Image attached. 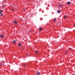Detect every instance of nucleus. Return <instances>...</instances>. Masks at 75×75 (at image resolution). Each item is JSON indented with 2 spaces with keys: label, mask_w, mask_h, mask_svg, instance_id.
<instances>
[{
  "label": "nucleus",
  "mask_w": 75,
  "mask_h": 75,
  "mask_svg": "<svg viewBox=\"0 0 75 75\" xmlns=\"http://www.w3.org/2000/svg\"><path fill=\"white\" fill-rule=\"evenodd\" d=\"M18 46L20 47H21V43H18Z\"/></svg>",
  "instance_id": "1"
},
{
  "label": "nucleus",
  "mask_w": 75,
  "mask_h": 75,
  "mask_svg": "<svg viewBox=\"0 0 75 75\" xmlns=\"http://www.w3.org/2000/svg\"><path fill=\"white\" fill-rule=\"evenodd\" d=\"M71 4V2H70V1H68L67 2V4L68 5H69V4Z\"/></svg>",
  "instance_id": "2"
},
{
  "label": "nucleus",
  "mask_w": 75,
  "mask_h": 75,
  "mask_svg": "<svg viewBox=\"0 0 75 75\" xmlns=\"http://www.w3.org/2000/svg\"><path fill=\"white\" fill-rule=\"evenodd\" d=\"M64 18H65H65H67V15H64Z\"/></svg>",
  "instance_id": "3"
},
{
  "label": "nucleus",
  "mask_w": 75,
  "mask_h": 75,
  "mask_svg": "<svg viewBox=\"0 0 75 75\" xmlns=\"http://www.w3.org/2000/svg\"><path fill=\"white\" fill-rule=\"evenodd\" d=\"M59 6L61 7H63V5H62V4H61Z\"/></svg>",
  "instance_id": "4"
},
{
  "label": "nucleus",
  "mask_w": 75,
  "mask_h": 75,
  "mask_svg": "<svg viewBox=\"0 0 75 75\" xmlns=\"http://www.w3.org/2000/svg\"><path fill=\"white\" fill-rule=\"evenodd\" d=\"M57 12L58 13H61V11H60V10H58L57 11Z\"/></svg>",
  "instance_id": "5"
},
{
  "label": "nucleus",
  "mask_w": 75,
  "mask_h": 75,
  "mask_svg": "<svg viewBox=\"0 0 75 75\" xmlns=\"http://www.w3.org/2000/svg\"><path fill=\"white\" fill-rule=\"evenodd\" d=\"M1 38H3L4 37V35H1Z\"/></svg>",
  "instance_id": "6"
},
{
  "label": "nucleus",
  "mask_w": 75,
  "mask_h": 75,
  "mask_svg": "<svg viewBox=\"0 0 75 75\" xmlns=\"http://www.w3.org/2000/svg\"><path fill=\"white\" fill-rule=\"evenodd\" d=\"M14 23L15 24H17V21H15L14 22Z\"/></svg>",
  "instance_id": "7"
},
{
  "label": "nucleus",
  "mask_w": 75,
  "mask_h": 75,
  "mask_svg": "<svg viewBox=\"0 0 75 75\" xmlns=\"http://www.w3.org/2000/svg\"><path fill=\"white\" fill-rule=\"evenodd\" d=\"M40 72H38L37 73L38 75H40Z\"/></svg>",
  "instance_id": "8"
},
{
  "label": "nucleus",
  "mask_w": 75,
  "mask_h": 75,
  "mask_svg": "<svg viewBox=\"0 0 75 75\" xmlns=\"http://www.w3.org/2000/svg\"><path fill=\"white\" fill-rule=\"evenodd\" d=\"M68 51H66V52L65 53V54H67V53H68Z\"/></svg>",
  "instance_id": "9"
},
{
  "label": "nucleus",
  "mask_w": 75,
  "mask_h": 75,
  "mask_svg": "<svg viewBox=\"0 0 75 75\" xmlns=\"http://www.w3.org/2000/svg\"><path fill=\"white\" fill-rule=\"evenodd\" d=\"M42 30V28H39V30L40 31H41Z\"/></svg>",
  "instance_id": "10"
},
{
  "label": "nucleus",
  "mask_w": 75,
  "mask_h": 75,
  "mask_svg": "<svg viewBox=\"0 0 75 75\" xmlns=\"http://www.w3.org/2000/svg\"><path fill=\"white\" fill-rule=\"evenodd\" d=\"M16 41L15 40H13V43H16Z\"/></svg>",
  "instance_id": "11"
},
{
  "label": "nucleus",
  "mask_w": 75,
  "mask_h": 75,
  "mask_svg": "<svg viewBox=\"0 0 75 75\" xmlns=\"http://www.w3.org/2000/svg\"><path fill=\"white\" fill-rule=\"evenodd\" d=\"M38 51H36V54H38Z\"/></svg>",
  "instance_id": "12"
},
{
  "label": "nucleus",
  "mask_w": 75,
  "mask_h": 75,
  "mask_svg": "<svg viewBox=\"0 0 75 75\" xmlns=\"http://www.w3.org/2000/svg\"><path fill=\"white\" fill-rule=\"evenodd\" d=\"M54 21L55 22V21H56L55 20V18H54Z\"/></svg>",
  "instance_id": "13"
},
{
  "label": "nucleus",
  "mask_w": 75,
  "mask_h": 75,
  "mask_svg": "<svg viewBox=\"0 0 75 75\" xmlns=\"http://www.w3.org/2000/svg\"><path fill=\"white\" fill-rule=\"evenodd\" d=\"M23 66L24 67H25V66H26V64H24V65H23Z\"/></svg>",
  "instance_id": "14"
},
{
  "label": "nucleus",
  "mask_w": 75,
  "mask_h": 75,
  "mask_svg": "<svg viewBox=\"0 0 75 75\" xmlns=\"http://www.w3.org/2000/svg\"><path fill=\"white\" fill-rule=\"evenodd\" d=\"M1 10H0V13H1Z\"/></svg>",
  "instance_id": "15"
},
{
  "label": "nucleus",
  "mask_w": 75,
  "mask_h": 75,
  "mask_svg": "<svg viewBox=\"0 0 75 75\" xmlns=\"http://www.w3.org/2000/svg\"><path fill=\"white\" fill-rule=\"evenodd\" d=\"M1 16H3V14L2 13H1Z\"/></svg>",
  "instance_id": "16"
},
{
  "label": "nucleus",
  "mask_w": 75,
  "mask_h": 75,
  "mask_svg": "<svg viewBox=\"0 0 75 75\" xmlns=\"http://www.w3.org/2000/svg\"><path fill=\"white\" fill-rule=\"evenodd\" d=\"M69 49H70V50H71V48H69Z\"/></svg>",
  "instance_id": "17"
},
{
  "label": "nucleus",
  "mask_w": 75,
  "mask_h": 75,
  "mask_svg": "<svg viewBox=\"0 0 75 75\" xmlns=\"http://www.w3.org/2000/svg\"><path fill=\"white\" fill-rule=\"evenodd\" d=\"M12 10L13 11H14V9H12Z\"/></svg>",
  "instance_id": "18"
},
{
  "label": "nucleus",
  "mask_w": 75,
  "mask_h": 75,
  "mask_svg": "<svg viewBox=\"0 0 75 75\" xmlns=\"http://www.w3.org/2000/svg\"><path fill=\"white\" fill-rule=\"evenodd\" d=\"M24 11H25V9H24Z\"/></svg>",
  "instance_id": "19"
},
{
  "label": "nucleus",
  "mask_w": 75,
  "mask_h": 75,
  "mask_svg": "<svg viewBox=\"0 0 75 75\" xmlns=\"http://www.w3.org/2000/svg\"><path fill=\"white\" fill-rule=\"evenodd\" d=\"M36 7H38V6H36Z\"/></svg>",
  "instance_id": "20"
},
{
  "label": "nucleus",
  "mask_w": 75,
  "mask_h": 75,
  "mask_svg": "<svg viewBox=\"0 0 75 75\" xmlns=\"http://www.w3.org/2000/svg\"><path fill=\"white\" fill-rule=\"evenodd\" d=\"M74 26H75V23L74 24Z\"/></svg>",
  "instance_id": "21"
}]
</instances>
